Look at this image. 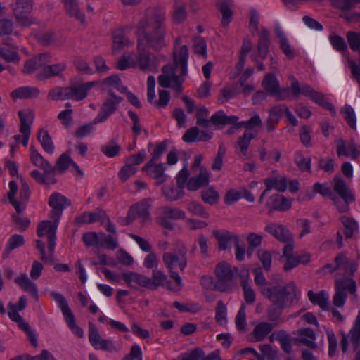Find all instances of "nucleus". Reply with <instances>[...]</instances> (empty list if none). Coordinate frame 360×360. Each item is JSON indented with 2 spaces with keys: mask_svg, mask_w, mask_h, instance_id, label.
Listing matches in <instances>:
<instances>
[{
  "mask_svg": "<svg viewBox=\"0 0 360 360\" xmlns=\"http://www.w3.org/2000/svg\"><path fill=\"white\" fill-rule=\"evenodd\" d=\"M95 82H89L81 84H74L70 86L63 87L65 98L75 101L84 99L89 90L95 85Z\"/></svg>",
  "mask_w": 360,
  "mask_h": 360,
  "instance_id": "obj_15",
  "label": "nucleus"
},
{
  "mask_svg": "<svg viewBox=\"0 0 360 360\" xmlns=\"http://www.w3.org/2000/svg\"><path fill=\"white\" fill-rule=\"evenodd\" d=\"M48 203L52 208V210L49 213V217L52 221H42L41 226L46 224L49 225V232L51 233V237L53 238L54 231L57 230L58 221L63 211L65 208L69 207L71 202L65 196L58 192H54L50 195Z\"/></svg>",
  "mask_w": 360,
  "mask_h": 360,
  "instance_id": "obj_4",
  "label": "nucleus"
},
{
  "mask_svg": "<svg viewBox=\"0 0 360 360\" xmlns=\"http://www.w3.org/2000/svg\"><path fill=\"white\" fill-rule=\"evenodd\" d=\"M335 289L345 292L347 290L352 295L356 298V284L354 279L348 277H344L340 279H336L335 283Z\"/></svg>",
  "mask_w": 360,
  "mask_h": 360,
  "instance_id": "obj_31",
  "label": "nucleus"
},
{
  "mask_svg": "<svg viewBox=\"0 0 360 360\" xmlns=\"http://www.w3.org/2000/svg\"><path fill=\"white\" fill-rule=\"evenodd\" d=\"M147 156L144 149L141 150L137 154H134L126 158L124 165L120 169L118 176L121 181H126L137 171V165L143 162Z\"/></svg>",
  "mask_w": 360,
  "mask_h": 360,
  "instance_id": "obj_8",
  "label": "nucleus"
},
{
  "mask_svg": "<svg viewBox=\"0 0 360 360\" xmlns=\"http://www.w3.org/2000/svg\"><path fill=\"white\" fill-rule=\"evenodd\" d=\"M72 158L66 153L62 154L56 161V171L58 169L61 173L68 169L72 162Z\"/></svg>",
  "mask_w": 360,
  "mask_h": 360,
  "instance_id": "obj_64",
  "label": "nucleus"
},
{
  "mask_svg": "<svg viewBox=\"0 0 360 360\" xmlns=\"http://www.w3.org/2000/svg\"><path fill=\"white\" fill-rule=\"evenodd\" d=\"M150 289H157L158 287H165L168 290L170 280L168 279L167 275L162 271L155 269L152 272V278H150Z\"/></svg>",
  "mask_w": 360,
  "mask_h": 360,
  "instance_id": "obj_29",
  "label": "nucleus"
},
{
  "mask_svg": "<svg viewBox=\"0 0 360 360\" xmlns=\"http://www.w3.org/2000/svg\"><path fill=\"white\" fill-rule=\"evenodd\" d=\"M30 176L35 181L41 184H54L56 183L54 174H47L45 173V172L41 173L39 171L34 169L31 172Z\"/></svg>",
  "mask_w": 360,
  "mask_h": 360,
  "instance_id": "obj_45",
  "label": "nucleus"
},
{
  "mask_svg": "<svg viewBox=\"0 0 360 360\" xmlns=\"http://www.w3.org/2000/svg\"><path fill=\"white\" fill-rule=\"evenodd\" d=\"M129 43V39L124 36L122 30H116L113 32L112 53L118 54Z\"/></svg>",
  "mask_w": 360,
  "mask_h": 360,
  "instance_id": "obj_34",
  "label": "nucleus"
},
{
  "mask_svg": "<svg viewBox=\"0 0 360 360\" xmlns=\"http://www.w3.org/2000/svg\"><path fill=\"white\" fill-rule=\"evenodd\" d=\"M269 33L266 28H262L259 35L257 54V56L262 60L266 58L269 53Z\"/></svg>",
  "mask_w": 360,
  "mask_h": 360,
  "instance_id": "obj_23",
  "label": "nucleus"
},
{
  "mask_svg": "<svg viewBox=\"0 0 360 360\" xmlns=\"http://www.w3.org/2000/svg\"><path fill=\"white\" fill-rule=\"evenodd\" d=\"M273 328L274 325L268 322H262L257 324L252 333V341H262L273 330Z\"/></svg>",
  "mask_w": 360,
  "mask_h": 360,
  "instance_id": "obj_33",
  "label": "nucleus"
},
{
  "mask_svg": "<svg viewBox=\"0 0 360 360\" xmlns=\"http://www.w3.org/2000/svg\"><path fill=\"white\" fill-rule=\"evenodd\" d=\"M210 181L209 173L206 169H200V172L196 176L191 177L187 182V188L189 191H195L198 189L208 185Z\"/></svg>",
  "mask_w": 360,
  "mask_h": 360,
  "instance_id": "obj_24",
  "label": "nucleus"
},
{
  "mask_svg": "<svg viewBox=\"0 0 360 360\" xmlns=\"http://www.w3.org/2000/svg\"><path fill=\"white\" fill-rule=\"evenodd\" d=\"M186 219L185 212L176 207L163 206L159 209V216L156 218L157 222L163 228L173 230L174 224L169 220Z\"/></svg>",
  "mask_w": 360,
  "mask_h": 360,
  "instance_id": "obj_9",
  "label": "nucleus"
},
{
  "mask_svg": "<svg viewBox=\"0 0 360 360\" xmlns=\"http://www.w3.org/2000/svg\"><path fill=\"white\" fill-rule=\"evenodd\" d=\"M236 326L238 330L243 331L245 330L246 328V314H245V306L244 304H243L236 317L235 319Z\"/></svg>",
  "mask_w": 360,
  "mask_h": 360,
  "instance_id": "obj_59",
  "label": "nucleus"
},
{
  "mask_svg": "<svg viewBox=\"0 0 360 360\" xmlns=\"http://www.w3.org/2000/svg\"><path fill=\"white\" fill-rule=\"evenodd\" d=\"M332 4L336 8L347 11L360 3V0H331Z\"/></svg>",
  "mask_w": 360,
  "mask_h": 360,
  "instance_id": "obj_58",
  "label": "nucleus"
},
{
  "mask_svg": "<svg viewBox=\"0 0 360 360\" xmlns=\"http://www.w3.org/2000/svg\"><path fill=\"white\" fill-rule=\"evenodd\" d=\"M50 226L46 224L44 226H41V221L39 223L37 226V236L39 238L43 237L45 234L48 236V250L49 255H46L45 252V245L41 240H36V248L39 250L41 255V259L49 264H51L53 262V253L56 247V230L54 231V236L53 238L51 237V233L49 232Z\"/></svg>",
  "mask_w": 360,
  "mask_h": 360,
  "instance_id": "obj_6",
  "label": "nucleus"
},
{
  "mask_svg": "<svg viewBox=\"0 0 360 360\" xmlns=\"http://www.w3.org/2000/svg\"><path fill=\"white\" fill-rule=\"evenodd\" d=\"M342 112L344 113V118L347 122L349 127L356 129V116L354 109L349 105H345Z\"/></svg>",
  "mask_w": 360,
  "mask_h": 360,
  "instance_id": "obj_62",
  "label": "nucleus"
},
{
  "mask_svg": "<svg viewBox=\"0 0 360 360\" xmlns=\"http://www.w3.org/2000/svg\"><path fill=\"white\" fill-rule=\"evenodd\" d=\"M188 58V52L186 45L181 46L178 53L174 55V66L176 68H179L181 69L180 75L175 76V78L172 79V87L177 94L182 92V81L180 79V77L185 76L187 74Z\"/></svg>",
  "mask_w": 360,
  "mask_h": 360,
  "instance_id": "obj_7",
  "label": "nucleus"
},
{
  "mask_svg": "<svg viewBox=\"0 0 360 360\" xmlns=\"http://www.w3.org/2000/svg\"><path fill=\"white\" fill-rule=\"evenodd\" d=\"M138 56L136 64L143 71H154L158 61L150 49L160 51L167 46L165 12L159 8H148L136 25Z\"/></svg>",
  "mask_w": 360,
  "mask_h": 360,
  "instance_id": "obj_1",
  "label": "nucleus"
},
{
  "mask_svg": "<svg viewBox=\"0 0 360 360\" xmlns=\"http://www.w3.org/2000/svg\"><path fill=\"white\" fill-rule=\"evenodd\" d=\"M30 150V161L34 166L41 168L47 174H54L56 172V167H53L49 161L45 160L44 157L35 149L34 146H31Z\"/></svg>",
  "mask_w": 360,
  "mask_h": 360,
  "instance_id": "obj_20",
  "label": "nucleus"
},
{
  "mask_svg": "<svg viewBox=\"0 0 360 360\" xmlns=\"http://www.w3.org/2000/svg\"><path fill=\"white\" fill-rule=\"evenodd\" d=\"M294 162L301 171L311 172V160L310 158H305L302 153L296 152Z\"/></svg>",
  "mask_w": 360,
  "mask_h": 360,
  "instance_id": "obj_50",
  "label": "nucleus"
},
{
  "mask_svg": "<svg viewBox=\"0 0 360 360\" xmlns=\"http://www.w3.org/2000/svg\"><path fill=\"white\" fill-rule=\"evenodd\" d=\"M201 198L205 202L210 205H214L219 202L220 196L217 191L212 187H210L201 192Z\"/></svg>",
  "mask_w": 360,
  "mask_h": 360,
  "instance_id": "obj_48",
  "label": "nucleus"
},
{
  "mask_svg": "<svg viewBox=\"0 0 360 360\" xmlns=\"http://www.w3.org/2000/svg\"><path fill=\"white\" fill-rule=\"evenodd\" d=\"M186 15L185 4L181 1L176 0L174 6V20L176 23H181L186 19Z\"/></svg>",
  "mask_w": 360,
  "mask_h": 360,
  "instance_id": "obj_49",
  "label": "nucleus"
},
{
  "mask_svg": "<svg viewBox=\"0 0 360 360\" xmlns=\"http://www.w3.org/2000/svg\"><path fill=\"white\" fill-rule=\"evenodd\" d=\"M255 137V134L251 131H245L242 136H240L236 142L240 152L245 156L251 141Z\"/></svg>",
  "mask_w": 360,
  "mask_h": 360,
  "instance_id": "obj_44",
  "label": "nucleus"
},
{
  "mask_svg": "<svg viewBox=\"0 0 360 360\" xmlns=\"http://www.w3.org/2000/svg\"><path fill=\"white\" fill-rule=\"evenodd\" d=\"M65 6L66 13L71 17H75L79 20L81 23H84L85 15L79 10L77 0H60Z\"/></svg>",
  "mask_w": 360,
  "mask_h": 360,
  "instance_id": "obj_30",
  "label": "nucleus"
},
{
  "mask_svg": "<svg viewBox=\"0 0 360 360\" xmlns=\"http://www.w3.org/2000/svg\"><path fill=\"white\" fill-rule=\"evenodd\" d=\"M18 46L11 42L10 38L4 39L0 44V58L7 63H18L20 57Z\"/></svg>",
  "mask_w": 360,
  "mask_h": 360,
  "instance_id": "obj_16",
  "label": "nucleus"
},
{
  "mask_svg": "<svg viewBox=\"0 0 360 360\" xmlns=\"http://www.w3.org/2000/svg\"><path fill=\"white\" fill-rule=\"evenodd\" d=\"M261 293L271 302L267 309V317L271 322H277L283 310L297 301L298 290L293 281L285 285L264 287L261 289Z\"/></svg>",
  "mask_w": 360,
  "mask_h": 360,
  "instance_id": "obj_2",
  "label": "nucleus"
},
{
  "mask_svg": "<svg viewBox=\"0 0 360 360\" xmlns=\"http://www.w3.org/2000/svg\"><path fill=\"white\" fill-rule=\"evenodd\" d=\"M346 37L350 49L352 51H357L360 55V31H349L346 34Z\"/></svg>",
  "mask_w": 360,
  "mask_h": 360,
  "instance_id": "obj_54",
  "label": "nucleus"
},
{
  "mask_svg": "<svg viewBox=\"0 0 360 360\" xmlns=\"http://www.w3.org/2000/svg\"><path fill=\"white\" fill-rule=\"evenodd\" d=\"M329 39L333 47L337 51L343 52L347 50V44L342 37L334 34L330 36Z\"/></svg>",
  "mask_w": 360,
  "mask_h": 360,
  "instance_id": "obj_60",
  "label": "nucleus"
},
{
  "mask_svg": "<svg viewBox=\"0 0 360 360\" xmlns=\"http://www.w3.org/2000/svg\"><path fill=\"white\" fill-rule=\"evenodd\" d=\"M341 222L345 226L344 233L346 238H352L354 234V231L357 228L356 222L354 219L347 217H342Z\"/></svg>",
  "mask_w": 360,
  "mask_h": 360,
  "instance_id": "obj_57",
  "label": "nucleus"
},
{
  "mask_svg": "<svg viewBox=\"0 0 360 360\" xmlns=\"http://www.w3.org/2000/svg\"><path fill=\"white\" fill-rule=\"evenodd\" d=\"M49 58L50 56L49 53L39 54L25 63L23 72L27 74L32 73L34 70L45 66L50 61Z\"/></svg>",
  "mask_w": 360,
  "mask_h": 360,
  "instance_id": "obj_22",
  "label": "nucleus"
},
{
  "mask_svg": "<svg viewBox=\"0 0 360 360\" xmlns=\"http://www.w3.org/2000/svg\"><path fill=\"white\" fill-rule=\"evenodd\" d=\"M194 52L203 58L207 57V44L202 37H197L193 44Z\"/></svg>",
  "mask_w": 360,
  "mask_h": 360,
  "instance_id": "obj_63",
  "label": "nucleus"
},
{
  "mask_svg": "<svg viewBox=\"0 0 360 360\" xmlns=\"http://www.w3.org/2000/svg\"><path fill=\"white\" fill-rule=\"evenodd\" d=\"M166 169L165 165L162 163L156 164L155 163L151 167L146 169H143V167L141 170L146 172V174L150 177L155 180V186L162 184L167 179V175L165 173Z\"/></svg>",
  "mask_w": 360,
  "mask_h": 360,
  "instance_id": "obj_21",
  "label": "nucleus"
},
{
  "mask_svg": "<svg viewBox=\"0 0 360 360\" xmlns=\"http://www.w3.org/2000/svg\"><path fill=\"white\" fill-rule=\"evenodd\" d=\"M186 252L185 245L181 243H176L172 251L163 254L162 261L169 271H172L176 266L184 271L187 265Z\"/></svg>",
  "mask_w": 360,
  "mask_h": 360,
  "instance_id": "obj_5",
  "label": "nucleus"
},
{
  "mask_svg": "<svg viewBox=\"0 0 360 360\" xmlns=\"http://www.w3.org/2000/svg\"><path fill=\"white\" fill-rule=\"evenodd\" d=\"M289 79L291 81L292 94L295 98H298L300 95L309 97L314 103L329 110L332 116L336 115L333 105L324 97L323 94L316 91L308 84L301 85L292 75L289 77Z\"/></svg>",
  "mask_w": 360,
  "mask_h": 360,
  "instance_id": "obj_3",
  "label": "nucleus"
},
{
  "mask_svg": "<svg viewBox=\"0 0 360 360\" xmlns=\"http://www.w3.org/2000/svg\"><path fill=\"white\" fill-rule=\"evenodd\" d=\"M264 230L283 243L290 242L292 239L289 230L281 224L270 223L265 226Z\"/></svg>",
  "mask_w": 360,
  "mask_h": 360,
  "instance_id": "obj_18",
  "label": "nucleus"
},
{
  "mask_svg": "<svg viewBox=\"0 0 360 360\" xmlns=\"http://www.w3.org/2000/svg\"><path fill=\"white\" fill-rule=\"evenodd\" d=\"M150 202L151 200L150 198H145L133 205L129 208L127 215V223H131L138 218L141 219L142 222L149 219V210L151 207Z\"/></svg>",
  "mask_w": 360,
  "mask_h": 360,
  "instance_id": "obj_14",
  "label": "nucleus"
},
{
  "mask_svg": "<svg viewBox=\"0 0 360 360\" xmlns=\"http://www.w3.org/2000/svg\"><path fill=\"white\" fill-rule=\"evenodd\" d=\"M15 282L24 290L30 293L34 299L38 300L39 294L36 285L26 274H22L15 278Z\"/></svg>",
  "mask_w": 360,
  "mask_h": 360,
  "instance_id": "obj_25",
  "label": "nucleus"
},
{
  "mask_svg": "<svg viewBox=\"0 0 360 360\" xmlns=\"http://www.w3.org/2000/svg\"><path fill=\"white\" fill-rule=\"evenodd\" d=\"M37 139L40 142L43 149L49 154H52L54 150V146L51 137L48 131L43 129L39 131Z\"/></svg>",
  "mask_w": 360,
  "mask_h": 360,
  "instance_id": "obj_41",
  "label": "nucleus"
},
{
  "mask_svg": "<svg viewBox=\"0 0 360 360\" xmlns=\"http://www.w3.org/2000/svg\"><path fill=\"white\" fill-rule=\"evenodd\" d=\"M8 186L9 191L8 192V198L10 203L14 207L16 212L19 214L25 209L26 205H23L22 202H18V200L15 198V195L18 189V186L16 182L14 181H11Z\"/></svg>",
  "mask_w": 360,
  "mask_h": 360,
  "instance_id": "obj_38",
  "label": "nucleus"
},
{
  "mask_svg": "<svg viewBox=\"0 0 360 360\" xmlns=\"http://www.w3.org/2000/svg\"><path fill=\"white\" fill-rule=\"evenodd\" d=\"M275 336L280 344L282 349L288 354L292 352V343L290 336L283 330L273 333L271 338Z\"/></svg>",
  "mask_w": 360,
  "mask_h": 360,
  "instance_id": "obj_36",
  "label": "nucleus"
},
{
  "mask_svg": "<svg viewBox=\"0 0 360 360\" xmlns=\"http://www.w3.org/2000/svg\"><path fill=\"white\" fill-rule=\"evenodd\" d=\"M334 191L345 200L346 202H352L354 201V197L349 191L346 183L339 177L334 178Z\"/></svg>",
  "mask_w": 360,
  "mask_h": 360,
  "instance_id": "obj_26",
  "label": "nucleus"
},
{
  "mask_svg": "<svg viewBox=\"0 0 360 360\" xmlns=\"http://www.w3.org/2000/svg\"><path fill=\"white\" fill-rule=\"evenodd\" d=\"M216 6L222 15L221 22L222 26L226 27L232 20L233 17V11L228 1L226 0L219 1L217 2Z\"/></svg>",
  "mask_w": 360,
  "mask_h": 360,
  "instance_id": "obj_35",
  "label": "nucleus"
},
{
  "mask_svg": "<svg viewBox=\"0 0 360 360\" xmlns=\"http://www.w3.org/2000/svg\"><path fill=\"white\" fill-rule=\"evenodd\" d=\"M108 94L110 97L106 98L102 104L99 112L94 120V124L105 122L117 110V105L123 101L122 97L116 96L110 89L108 90Z\"/></svg>",
  "mask_w": 360,
  "mask_h": 360,
  "instance_id": "obj_11",
  "label": "nucleus"
},
{
  "mask_svg": "<svg viewBox=\"0 0 360 360\" xmlns=\"http://www.w3.org/2000/svg\"><path fill=\"white\" fill-rule=\"evenodd\" d=\"M297 333L299 337L296 340L299 342L311 349L316 348V344L314 341L316 339V335L311 328H300Z\"/></svg>",
  "mask_w": 360,
  "mask_h": 360,
  "instance_id": "obj_28",
  "label": "nucleus"
},
{
  "mask_svg": "<svg viewBox=\"0 0 360 360\" xmlns=\"http://www.w3.org/2000/svg\"><path fill=\"white\" fill-rule=\"evenodd\" d=\"M32 11V0H18L15 7L13 8V15L16 22L23 27H29L34 23V20L30 15Z\"/></svg>",
  "mask_w": 360,
  "mask_h": 360,
  "instance_id": "obj_10",
  "label": "nucleus"
},
{
  "mask_svg": "<svg viewBox=\"0 0 360 360\" xmlns=\"http://www.w3.org/2000/svg\"><path fill=\"white\" fill-rule=\"evenodd\" d=\"M122 278L127 285L133 288H136L133 283H136L141 287H145L150 289V278L144 275L138 273L129 271L123 273Z\"/></svg>",
  "mask_w": 360,
  "mask_h": 360,
  "instance_id": "obj_19",
  "label": "nucleus"
},
{
  "mask_svg": "<svg viewBox=\"0 0 360 360\" xmlns=\"http://www.w3.org/2000/svg\"><path fill=\"white\" fill-rule=\"evenodd\" d=\"M39 93L40 91L37 87L23 86L13 91L11 96L13 99H29L37 98Z\"/></svg>",
  "mask_w": 360,
  "mask_h": 360,
  "instance_id": "obj_27",
  "label": "nucleus"
},
{
  "mask_svg": "<svg viewBox=\"0 0 360 360\" xmlns=\"http://www.w3.org/2000/svg\"><path fill=\"white\" fill-rule=\"evenodd\" d=\"M273 208L278 211H285L291 207V200L282 195H275L272 197Z\"/></svg>",
  "mask_w": 360,
  "mask_h": 360,
  "instance_id": "obj_47",
  "label": "nucleus"
},
{
  "mask_svg": "<svg viewBox=\"0 0 360 360\" xmlns=\"http://www.w3.org/2000/svg\"><path fill=\"white\" fill-rule=\"evenodd\" d=\"M262 85L266 92L270 96L276 94L280 86L278 79L271 73H268L264 76Z\"/></svg>",
  "mask_w": 360,
  "mask_h": 360,
  "instance_id": "obj_37",
  "label": "nucleus"
},
{
  "mask_svg": "<svg viewBox=\"0 0 360 360\" xmlns=\"http://www.w3.org/2000/svg\"><path fill=\"white\" fill-rule=\"evenodd\" d=\"M18 116L20 120V131L31 130L30 124L34 120V112L30 109L18 111Z\"/></svg>",
  "mask_w": 360,
  "mask_h": 360,
  "instance_id": "obj_43",
  "label": "nucleus"
},
{
  "mask_svg": "<svg viewBox=\"0 0 360 360\" xmlns=\"http://www.w3.org/2000/svg\"><path fill=\"white\" fill-rule=\"evenodd\" d=\"M262 121L257 113H255L248 120L238 122L233 127L234 129L244 127L248 130L254 129L256 127H261Z\"/></svg>",
  "mask_w": 360,
  "mask_h": 360,
  "instance_id": "obj_46",
  "label": "nucleus"
},
{
  "mask_svg": "<svg viewBox=\"0 0 360 360\" xmlns=\"http://www.w3.org/2000/svg\"><path fill=\"white\" fill-rule=\"evenodd\" d=\"M217 281L215 282L214 289L221 292L226 291L233 278V273L231 266L226 262L218 264L214 269Z\"/></svg>",
  "mask_w": 360,
  "mask_h": 360,
  "instance_id": "obj_13",
  "label": "nucleus"
},
{
  "mask_svg": "<svg viewBox=\"0 0 360 360\" xmlns=\"http://www.w3.org/2000/svg\"><path fill=\"white\" fill-rule=\"evenodd\" d=\"M167 147V141H163L159 143L158 144H157L152 153L151 158L143 166V169H146L148 167H151L155 163H156V162L159 160L160 157L166 151Z\"/></svg>",
  "mask_w": 360,
  "mask_h": 360,
  "instance_id": "obj_40",
  "label": "nucleus"
},
{
  "mask_svg": "<svg viewBox=\"0 0 360 360\" xmlns=\"http://www.w3.org/2000/svg\"><path fill=\"white\" fill-rule=\"evenodd\" d=\"M25 243L24 237L22 235L14 234L8 239L5 250L2 254L3 258L8 257L12 250L22 246Z\"/></svg>",
  "mask_w": 360,
  "mask_h": 360,
  "instance_id": "obj_39",
  "label": "nucleus"
},
{
  "mask_svg": "<svg viewBox=\"0 0 360 360\" xmlns=\"http://www.w3.org/2000/svg\"><path fill=\"white\" fill-rule=\"evenodd\" d=\"M66 68L67 63L65 62H60L53 65H46L37 73V77L41 81L53 77H60Z\"/></svg>",
  "mask_w": 360,
  "mask_h": 360,
  "instance_id": "obj_17",
  "label": "nucleus"
},
{
  "mask_svg": "<svg viewBox=\"0 0 360 360\" xmlns=\"http://www.w3.org/2000/svg\"><path fill=\"white\" fill-rule=\"evenodd\" d=\"M163 193L165 198L169 201H175L181 197L184 194V188L181 187H163Z\"/></svg>",
  "mask_w": 360,
  "mask_h": 360,
  "instance_id": "obj_52",
  "label": "nucleus"
},
{
  "mask_svg": "<svg viewBox=\"0 0 360 360\" xmlns=\"http://www.w3.org/2000/svg\"><path fill=\"white\" fill-rule=\"evenodd\" d=\"M309 300L314 304H317L323 310L328 309V300L325 297L323 291H320L318 293L314 292L312 290H309L307 293Z\"/></svg>",
  "mask_w": 360,
  "mask_h": 360,
  "instance_id": "obj_42",
  "label": "nucleus"
},
{
  "mask_svg": "<svg viewBox=\"0 0 360 360\" xmlns=\"http://www.w3.org/2000/svg\"><path fill=\"white\" fill-rule=\"evenodd\" d=\"M257 257L262 264L265 271H270L271 268L272 255L268 250L259 249L257 252Z\"/></svg>",
  "mask_w": 360,
  "mask_h": 360,
  "instance_id": "obj_53",
  "label": "nucleus"
},
{
  "mask_svg": "<svg viewBox=\"0 0 360 360\" xmlns=\"http://www.w3.org/2000/svg\"><path fill=\"white\" fill-rule=\"evenodd\" d=\"M208 110L205 107L199 108L196 112V123L201 127H207L210 120H207Z\"/></svg>",
  "mask_w": 360,
  "mask_h": 360,
  "instance_id": "obj_61",
  "label": "nucleus"
},
{
  "mask_svg": "<svg viewBox=\"0 0 360 360\" xmlns=\"http://www.w3.org/2000/svg\"><path fill=\"white\" fill-rule=\"evenodd\" d=\"M8 315L12 321L18 323L20 328L22 327V325H24L23 323H27V322H26L18 314L17 305L15 304L10 302L8 304Z\"/></svg>",
  "mask_w": 360,
  "mask_h": 360,
  "instance_id": "obj_55",
  "label": "nucleus"
},
{
  "mask_svg": "<svg viewBox=\"0 0 360 360\" xmlns=\"http://www.w3.org/2000/svg\"><path fill=\"white\" fill-rule=\"evenodd\" d=\"M101 149L107 157L112 158L119 154L121 148L114 140H111L107 144L103 146Z\"/></svg>",
  "mask_w": 360,
  "mask_h": 360,
  "instance_id": "obj_56",
  "label": "nucleus"
},
{
  "mask_svg": "<svg viewBox=\"0 0 360 360\" xmlns=\"http://www.w3.org/2000/svg\"><path fill=\"white\" fill-rule=\"evenodd\" d=\"M341 335L340 348L343 353L347 351L349 343L354 350L360 347V311L349 333L341 332Z\"/></svg>",
  "mask_w": 360,
  "mask_h": 360,
  "instance_id": "obj_12",
  "label": "nucleus"
},
{
  "mask_svg": "<svg viewBox=\"0 0 360 360\" xmlns=\"http://www.w3.org/2000/svg\"><path fill=\"white\" fill-rule=\"evenodd\" d=\"M188 211L193 215L199 217L207 219L210 214L205 210V207L199 202L193 201L187 205Z\"/></svg>",
  "mask_w": 360,
  "mask_h": 360,
  "instance_id": "obj_51",
  "label": "nucleus"
},
{
  "mask_svg": "<svg viewBox=\"0 0 360 360\" xmlns=\"http://www.w3.org/2000/svg\"><path fill=\"white\" fill-rule=\"evenodd\" d=\"M213 235L218 242L219 250L221 251H224L227 248L229 242L233 241L235 243V238H238L236 235L228 231H214Z\"/></svg>",
  "mask_w": 360,
  "mask_h": 360,
  "instance_id": "obj_32",
  "label": "nucleus"
}]
</instances>
